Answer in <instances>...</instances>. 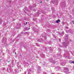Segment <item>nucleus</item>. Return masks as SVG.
Here are the masks:
<instances>
[{
    "mask_svg": "<svg viewBox=\"0 0 74 74\" xmlns=\"http://www.w3.org/2000/svg\"><path fill=\"white\" fill-rule=\"evenodd\" d=\"M27 22H26V24H25V25H26V24H27Z\"/></svg>",
    "mask_w": 74,
    "mask_h": 74,
    "instance_id": "7ed1b4c3",
    "label": "nucleus"
},
{
    "mask_svg": "<svg viewBox=\"0 0 74 74\" xmlns=\"http://www.w3.org/2000/svg\"><path fill=\"white\" fill-rule=\"evenodd\" d=\"M73 24H74V23H73Z\"/></svg>",
    "mask_w": 74,
    "mask_h": 74,
    "instance_id": "1a4fd4ad",
    "label": "nucleus"
},
{
    "mask_svg": "<svg viewBox=\"0 0 74 74\" xmlns=\"http://www.w3.org/2000/svg\"><path fill=\"white\" fill-rule=\"evenodd\" d=\"M42 3V2H40V3Z\"/></svg>",
    "mask_w": 74,
    "mask_h": 74,
    "instance_id": "0eeeda50",
    "label": "nucleus"
},
{
    "mask_svg": "<svg viewBox=\"0 0 74 74\" xmlns=\"http://www.w3.org/2000/svg\"><path fill=\"white\" fill-rule=\"evenodd\" d=\"M9 62H8V63H9Z\"/></svg>",
    "mask_w": 74,
    "mask_h": 74,
    "instance_id": "6e6552de",
    "label": "nucleus"
},
{
    "mask_svg": "<svg viewBox=\"0 0 74 74\" xmlns=\"http://www.w3.org/2000/svg\"><path fill=\"white\" fill-rule=\"evenodd\" d=\"M72 63H73V64H74V61H73V62H72Z\"/></svg>",
    "mask_w": 74,
    "mask_h": 74,
    "instance_id": "f03ea898",
    "label": "nucleus"
},
{
    "mask_svg": "<svg viewBox=\"0 0 74 74\" xmlns=\"http://www.w3.org/2000/svg\"><path fill=\"white\" fill-rule=\"evenodd\" d=\"M72 22H73V23H74V21H72Z\"/></svg>",
    "mask_w": 74,
    "mask_h": 74,
    "instance_id": "20e7f679",
    "label": "nucleus"
},
{
    "mask_svg": "<svg viewBox=\"0 0 74 74\" xmlns=\"http://www.w3.org/2000/svg\"><path fill=\"white\" fill-rule=\"evenodd\" d=\"M16 54V53L15 52V54Z\"/></svg>",
    "mask_w": 74,
    "mask_h": 74,
    "instance_id": "39448f33",
    "label": "nucleus"
},
{
    "mask_svg": "<svg viewBox=\"0 0 74 74\" xmlns=\"http://www.w3.org/2000/svg\"><path fill=\"white\" fill-rule=\"evenodd\" d=\"M60 21L59 19H58L56 21V23H59V22H60Z\"/></svg>",
    "mask_w": 74,
    "mask_h": 74,
    "instance_id": "f257e3e1",
    "label": "nucleus"
},
{
    "mask_svg": "<svg viewBox=\"0 0 74 74\" xmlns=\"http://www.w3.org/2000/svg\"><path fill=\"white\" fill-rule=\"evenodd\" d=\"M29 29H30V28H29Z\"/></svg>",
    "mask_w": 74,
    "mask_h": 74,
    "instance_id": "423d86ee",
    "label": "nucleus"
}]
</instances>
